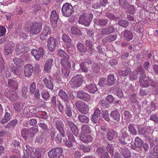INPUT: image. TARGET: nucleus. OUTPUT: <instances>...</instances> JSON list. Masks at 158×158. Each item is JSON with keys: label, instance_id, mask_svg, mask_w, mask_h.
<instances>
[{"label": "nucleus", "instance_id": "nucleus-1", "mask_svg": "<svg viewBox=\"0 0 158 158\" xmlns=\"http://www.w3.org/2000/svg\"><path fill=\"white\" fill-rule=\"evenodd\" d=\"M30 33L32 35H36L42 29V24L40 22L32 23L29 25Z\"/></svg>", "mask_w": 158, "mask_h": 158}, {"label": "nucleus", "instance_id": "nucleus-2", "mask_svg": "<svg viewBox=\"0 0 158 158\" xmlns=\"http://www.w3.org/2000/svg\"><path fill=\"white\" fill-rule=\"evenodd\" d=\"M50 136L52 140H55L58 144L60 143L62 140L64 142L65 138L64 132H59L58 133L54 130H51Z\"/></svg>", "mask_w": 158, "mask_h": 158}, {"label": "nucleus", "instance_id": "nucleus-3", "mask_svg": "<svg viewBox=\"0 0 158 158\" xmlns=\"http://www.w3.org/2000/svg\"><path fill=\"white\" fill-rule=\"evenodd\" d=\"M93 15L92 14H90L87 15L83 14L79 17L78 23L84 25L86 27L89 26L93 19Z\"/></svg>", "mask_w": 158, "mask_h": 158}, {"label": "nucleus", "instance_id": "nucleus-4", "mask_svg": "<svg viewBox=\"0 0 158 158\" xmlns=\"http://www.w3.org/2000/svg\"><path fill=\"white\" fill-rule=\"evenodd\" d=\"M61 63L63 68L62 69V74L64 77H67L69 75V70L71 68L70 62L65 59H61Z\"/></svg>", "mask_w": 158, "mask_h": 158}, {"label": "nucleus", "instance_id": "nucleus-5", "mask_svg": "<svg viewBox=\"0 0 158 158\" xmlns=\"http://www.w3.org/2000/svg\"><path fill=\"white\" fill-rule=\"evenodd\" d=\"M146 77V74L144 73H142L139 77L140 85L142 87L145 88L149 87L153 82V81L151 78Z\"/></svg>", "mask_w": 158, "mask_h": 158}, {"label": "nucleus", "instance_id": "nucleus-6", "mask_svg": "<svg viewBox=\"0 0 158 158\" xmlns=\"http://www.w3.org/2000/svg\"><path fill=\"white\" fill-rule=\"evenodd\" d=\"M63 152L62 148L60 147L52 148L48 152L50 158H59Z\"/></svg>", "mask_w": 158, "mask_h": 158}, {"label": "nucleus", "instance_id": "nucleus-7", "mask_svg": "<svg viewBox=\"0 0 158 158\" xmlns=\"http://www.w3.org/2000/svg\"><path fill=\"white\" fill-rule=\"evenodd\" d=\"M61 10L63 15L66 17L70 16L74 11L72 6L69 3H64L62 8Z\"/></svg>", "mask_w": 158, "mask_h": 158}, {"label": "nucleus", "instance_id": "nucleus-8", "mask_svg": "<svg viewBox=\"0 0 158 158\" xmlns=\"http://www.w3.org/2000/svg\"><path fill=\"white\" fill-rule=\"evenodd\" d=\"M75 105L77 109L82 113L85 114L88 112L89 107L85 103L78 101L76 102Z\"/></svg>", "mask_w": 158, "mask_h": 158}, {"label": "nucleus", "instance_id": "nucleus-9", "mask_svg": "<svg viewBox=\"0 0 158 158\" xmlns=\"http://www.w3.org/2000/svg\"><path fill=\"white\" fill-rule=\"evenodd\" d=\"M66 124L70 129L74 135L77 136L78 134L79 130L77 127L70 119H66Z\"/></svg>", "mask_w": 158, "mask_h": 158}, {"label": "nucleus", "instance_id": "nucleus-10", "mask_svg": "<svg viewBox=\"0 0 158 158\" xmlns=\"http://www.w3.org/2000/svg\"><path fill=\"white\" fill-rule=\"evenodd\" d=\"M82 82L81 76L79 74L74 76L71 81V84L74 85L76 87H79L81 85Z\"/></svg>", "mask_w": 158, "mask_h": 158}, {"label": "nucleus", "instance_id": "nucleus-11", "mask_svg": "<svg viewBox=\"0 0 158 158\" xmlns=\"http://www.w3.org/2000/svg\"><path fill=\"white\" fill-rule=\"evenodd\" d=\"M4 94L5 96L12 102L16 101L18 98L17 94L15 91L6 90Z\"/></svg>", "mask_w": 158, "mask_h": 158}, {"label": "nucleus", "instance_id": "nucleus-12", "mask_svg": "<svg viewBox=\"0 0 158 158\" xmlns=\"http://www.w3.org/2000/svg\"><path fill=\"white\" fill-rule=\"evenodd\" d=\"M34 71V67L31 64H29L25 65L24 67V73L25 76H31Z\"/></svg>", "mask_w": 158, "mask_h": 158}, {"label": "nucleus", "instance_id": "nucleus-13", "mask_svg": "<svg viewBox=\"0 0 158 158\" xmlns=\"http://www.w3.org/2000/svg\"><path fill=\"white\" fill-rule=\"evenodd\" d=\"M77 95L78 98L86 102H88L91 99L90 96L89 94L82 91L78 92Z\"/></svg>", "mask_w": 158, "mask_h": 158}, {"label": "nucleus", "instance_id": "nucleus-14", "mask_svg": "<svg viewBox=\"0 0 158 158\" xmlns=\"http://www.w3.org/2000/svg\"><path fill=\"white\" fill-rule=\"evenodd\" d=\"M48 47L49 50L52 52L56 46V40L53 37H50L47 41Z\"/></svg>", "mask_w": 158, "mask_h": 158}, {"label": "nucleus", "instance_id": "nucleus-15", "mask_svg": "<svg viewBox=\"0 0 158 158\" xmlns=\"http://www.w3.org/2000/svg\"><path fill=\"white\" fill-rule=\"evenodd\" d=\"M53 61L54 60L52 58L48 59L46 60L45 64L44 69V71L45 72L49 73L50 72L52 67L53 65Z\"/></svg>", "mask_w": 158, "mask_h": 158}, {"label": "nucleus", "instance_id": "nucleus-16", "mask_svg": "<svg viewBox=\"0 0 158 158\" xmlns=\"http://www.w3.org/2000/svg\"><path fill=\"white\" fill-rule=\"evenodd\" d=\"M110 116L114 121V123L117 124L119 122L120 118V115L117 110L112 111L110 114Z\"/></svg>", "mask_w": 158, "mask_h": 158}, {"label": "nucleus", "instance_id": "nucleus-17", "mask_svg": "<svg viewBox=\"0 0 158 158\" xmlns=\"http://www.w3.org/2000/svg\"><path fill=\"white\" fill-rule=\"evenodd\" d=\"M115 31L114 27L110 26L102 29L101 31L102 35H108L113 33Z\"/></svg>", "mask_w": 158, "mask_h": 158}, {"label": "nucleus", "instance_id": "nucleus-18", "mask_svg": "<svg viewBox=\"0 0 158 158\" xmlns=\"http://www.w3.org/2000/svg\"><path fill=\"white\" fill-rule=\"evenodd\" d=\"M15 44L14 43L9 44L6 45L4 48V52L6 55L11 54L13 52Z\"/></svg>", "mask_w": 158, "mask_h": 158}, {"label": "nucleus", "instance_id": "nucleus-19", "mask_svg": "<svg viewBox=\"0 0 158 158\" xmlns=\"http://www.w3.org/2000/svg\"><path fill=\"white\" fill-rule=\"evenodd\" d=\"M81 140L83 143H88L92 142L93 141V138L89 135H85V134H81L80 136Z\"/></svg>", "mask_w": 158, "mask_h": 158}, {"label": "nucleus", "instance_id": "nucleus-20", "mask_svg": "<svg viewBox=\"0 0 158 158\" xmlns=\"http://www.w3.org/2000/svg\"><path fill=\"white\" fill-rule=\"evenodd\" d=\"M55 126L59 132H64V124L62 120H57L56 122Z\"/></svg>", "mask_w": 158, "mask_h": 158}, {"label": "nucleus", "instance_id": "nucleus-21", "mask_svg": "<svg viewBox=\"0 0 158 158\" xmlns=\"http://www.w3.org/2000/svg\"><path fill=\"white\" fill-rule=\"evenodd\" d=\"M59 19V16L55 10H52L51 14L50 19L52 23H56Z\"/></svg>", "mask_w": 158, "mask_h": 158}, {"label": "nucleus", "instance_id": "nucleus-22", "mask_svg": "<svg viewBox=\"0 0 158 158\" xmlns=\"http://www.w3.org/2000/svg\"><path fill=\"white\" fill-rule=\"evenodd\" d=\"M151 146H154V152L155 153H158V138L155 137L150 140Z\"/></svg>", "mask_w": 158, "mask_h": 158}, {"label": "nucleus", "instance_id": "nucleus-23", "mask_svg": "<svg viewBox=\"0 0 158 158\" xmlns=\"http://www.w3.org/2000/svg\"><path fill=\"white\" fill-rule=\"evenodd\" d=\"M86 87L88 92L90 93H94L98 90L96 85L94 83L87 85Z\"/></svg>", "mask_w": 158, "mask_h": 158}, {"label": "nucleus", "instance_id": "nucleus-24", "mask_svg": "<svg viewBox=\"0 0 158 158\" xmlns=\"http://www.w3.org/2000/svg\"><path fill=\"white\" fill-rule=\"evenodd\" d=\"M43 81L44 85L48 89L52 90L53 89L54 85L51 81L45 77L43 79Z\"/></svg>", "mask_w": 158, "mask_h": 158}, {"label": "nucleus", "instance_id": "nucleus-25", "mask_svg": "<svg viewBox=\"0 0 158 158\" xmlns=\"http://www.w3.org/2000/svg\"><path fill=\"white\" fill-rule=\"evenodd\" d=\"M81 132L82 134H89L92 131L90 127L86 124H82L81 126Z\"/></svg>", "mask_w": 158, "mask_h": 158}, {"label": "nucleus", "instance_id": "nucleus-26", "mask_svg": "<svg viewBox=\"0 0 158 158\" xmlns=\"http://www.w3.org/2000/svg\"><path fill=\"white\" fill-rule=\"evenodd\" d=\"M121 152L124 158H128L131 156L129 150L126 148L121 149Z\"/></svg>", "mask_w": 158, "mask_h": 158}, {"label": "nucleus", "instance_id": "nucleus-27", "mask_svg": "<svg viewBox=\"0 0 158 158\" xmlns=\"http://www.w3.org/2000/svg\"><path fill=\"white\" fill-rule=\"evenodd\" d=\"M123 35L125 39L127 41H129L133 39L132 33L128 30H125L123 33Z\"/></svg>", "mask_w": 158, "mask_h": 158}, {"label": "nucleus", "instance_id": "nucleus-28", "mask_svg": "<svg viewBox=\"0 0 158 158\" xmlns=\"http://www.w3.org/2000/svg\"><path fill=\"white\" fill-rule=\"evenodd\" d=\"M70 32L72 34L76 35L79 36L81 34V30L75 27H71Z\"/></svg>", "mask_w": 158, "mask_h": 158}, {"label": "nucleus", "instance_id": "nucleus-29", "mask_svg": "<svg viewBox=\"0 0 158 158\" xmlns=\"http://www.w3.org/2000/svg\"><path fill=\"white\" fill-rule=\"evenodd\" d=\"M10 119V113L6 112L5 115L1 120L0 123L1 124H4L7 123Z\"/></svg>", "mask_w": 158, "mask_h": 158}, {"label": "nucleus", "instance_id": "nucleus-30", "mask_svg": "<svg viewBox=\"0 0 158 158\" xmlns=\"http://www.w3.org/2000/svg\"><path fill=\"white\" fill-rule=\"evenodd\" d=\"M8 84L9 87L12 89L16 90L17 89L18 83L15 80L12 79L9 80L8 81Z\"/></svg>", "mask_w": 158, "mask_h": 158}, {"label": "nucleus", "instance_id": "nucleus-31", "mask_svg": "<svg viewBox=\"0 0 158 158\" xmlns=\"http://www.w3.org/2000/svg\"><path fill=\"white\" fill-rule=\"evenodd\" d=\"M77 118L80 122L84 123H88L89 121V118L84 115L78 114Z\"/></svg>", "mask_w": 158, "mask_h": 158}, {"label": "nucleus", "instance_id": "nucleus-32", "mask_svg": "<svg viewBox=\"0 0 158 158\" xmlns=\"http://www.w3.org/2000/svg\"><path fill=\"white\" fill-rule=\"evenodd\" d=\"M115 79L114 75H109L108 76L107 79V84L109 86L115 83Z\"/></svg>", "mask_w": 158, "mask_h": 158}, {"label": "nucleus", "instance_id": "nucleus-33", "mask_svg": "<svg viewBox=\"0 0 158 158\" xmlns=\"http://www.w3.org/2000/svg\"><path fill=\"white\" fill-rule=\"evenodd\" d=\"M143 141L139 137H137L135 139V145L137 148H140L143 144Z\"/></svg>", "mask_w": 158, "mask_h": 158}, {"label": "nucleus", "instance_id": "nucleus-34", "mask_svg": "<svg viewBox=\"0 0 158 158\" xmlns=\"http://www.w3.org/2000/svg\"><path fill=\"white\" fill-rule=\"evenodd\" d=\"M59 95L62 99H63L65 102L68 101V96L65 91L62 90H60L59 93Z\"/></svg>", "mask_w": 158, "mask_h": 158}, {"label": "nucleus", "instance_id": "nucleus-35", "mask_svg": "<svg viewBox=\"0 0 158 158\" xmlns=\"http://www.w3.org/2000/svg\"><path fill=\"white\" fill-rule=\"evenodd\" d=\"M17 123V120L14 119L11 121L10 122L7 123L6 126V128L8 129H12L14 127Z\"/></svg>", "mask_w": 158, "mask_h": 158}, {"label": "nucleus", "instance_id": "nucleus-36", "mask_svg": "<svg viewBox=\"0 0 158 158\" xmlns=\"http://www.w3.org/2000/svg\"><path fill=\"white\" fill-rule=\"evenodd\" d=\"M116 134L115 132L113 130H109L107 135V139L109 140H112Z\"/></svg>", "mask_w": 158, "mask_h": 158}, {"label": "nucleus", "instance_id": "nucleus-37", "mask_svg": "<svg viewBox=\"0 0 158 158\" xmlns=\"http://www.w3.org/2000/svg\"><path fill=\"white\" fill-rule=\"evenodd\" d=\"M13 107L15 111L17 112L20 111L23 107V105L19 102H16L14 104Z\"/></svg>", "mask_w": 158, "mask_h": 158}, {"label": "nucleus", "instance_id": "nucleus-38", "mask_svg": "<svg viewBox=\"0 0 158 158\" xmlns=\"http://www.w3.org/2000/svg\"><path fill=\"white\" fill-rule=\"evenodd\" d=\"M22 136L25 139H27L28 136H30V131L29 129H24L21 131Z\"/></svg>", "mask_w": 158, "mask_h": 158}, {"label": "nucleus", "instance_id": "nucleus-39", "mask_svg": "<svg viewBox=\"0 0 158 158\" xmlns=\"http://www.w3.org/2000/svg\"><path fill=\"white\" fill-rule=\"evenodd\" d=\"M79 148L83 151L84 152H88L90 150V148L89 146L87 145H80L78 147Z\"/></svg>", "mask_w": 158, "mask_h": 158}, {"label": "nucleus", "instance_id": "nucleus-40", "mask_svg": "<svg viewBox=\"0 0 158 158\" xmlns=\"http://www.w3.org/2000/svg\"><path fill=\"white\" fill-rule=\"evenodd\" d=\"M38 50L33 49L31 51V54L37 60H39L42 56H40Z\"/></svg>", "mask_w": 158, "mask_h": 158}, {"label": "nucleus", "instance_id": "nucleus-41", "mask_svg": "<svg viewBox=\"0 0 158 158\" xmlns=\"http://www.w3.org/2000/svg\"><path fill=\"white\" fill-rule=\"evenodd\" d=\"M77 49L81 52H85L87 51V48H85L84 45L81 43H78L77 46Z\"/></svg>", "mask_w": 158, "mask_h": 158}, {"label": "nucleus", "instance_id": "nucleus-42", "mask_svg": "<svg viewBox=\"0 0 158 158\" xmlns=\"http://www.w3.org/2000/svg\"><path fill=\"white\" fill-rule=\"evenodd\" d=\"M129 131L133 135L136 134L137 131L135 128V125L133 124H130L128 126Z\"/></svg>", "mask_w": 158, "mask_h": 158}, {"label": "nucleus", "instance_id": "nucleus-43", "mask_svg": "<svg viewBox=\"0 0 158 158\" xmlns=\"http://www.w3.org/2000/svg\"><path fill=\"white\" fill-rule=\"evenodd\" d=\"M57 103L56 106H54L55 107H57L59 111L61 113H63L64 111V107L62 104L58 100L57 101Z\"/></svg>", "mask_w": 158, "mask_h": 158}, {"label": "nucleus", "instance_id": "nucleus-44", "mask_svg": "<svg viewBox=\"0 0 158 158\" xmlns=\"http://www.w3.org/2000/svg\"><path fill=\"white\" fill-rule=\"evenodd\" d=\"M10 69L12 73L16 75H18L21 73L20 69L18 67L17 68L15 66L13 65L10 66Z\"/></svg>", "mask_w": 158, "mask_h": 158}, {"label": "nucleus", "instance_id": "nucleus-45", "mask_svg": "<svg viewBox=\"0 0 158 158\" xmlns=\"http://www.w3.org/2000/svg\"><path fill=\"white\" fill-rule=\"evenodd\" d=\"M64 111L68 117H70L72 116V112L69 105L66 104V108Z\"/></svg>", "mask_w": 158, "mask_h": 158}, {"label": "nucleus", "instance_id": "nucleus-46", "mask_svg": "<svg viewBox=\"0 0 158 158\" xmlns=\"http://www.w3.org/2000/svg\"><path fill=\"white\" fill-rule=\"evenodd\" d=\"M118 3L120 6L124 9H127L129 6L126 0H119Z\"/></svg>", "mask_w": 158, "mask_h": 158}, {"label": "nucleus", "instance_id": "nucleus-47", "mask_svg": "<svg viewBox=\"0 0 158 158\" xmlns=\"http://www.w3.org/2000/svg\"><path fill=\"white\" fill-rule=\"evenodd\" d=\"M131 69H127L125 70H120L118 72V74L121 76H126L129 74L131 72Z\"/></svg>", "mask_w": 158, "mask_h": 158}, {"label": "nucleus", "instance_id": "nucleus-48", "mask_svg": "<svg viewBox=\"0 0 158 158\" xmlns=\"http://www.w3.org/2000/svg\"><path fill=\"white\" fill-rule=\"evenodd\" d=\"M62 39L64 42L70 44L71 40L70 37L65 34H63L62 37Z\"/></svg>", "mask_w": 158, "mask_h": 158}, {"label": "nucleus", "instance_id": "nucleus-49", "mask_svg": "<svg viewBox=\"0 0 158 158\" xmlns=\"http://www.w3.org/2000/svg\"><path fill=\"white\" fill-rule=\"evenodd\" d=\"M15 50L16 52V54L19 55L21 53V47L22 45H20L19 44H15Z\"/></svg>", "mask_w": 158, "mask_h": 158}, {"label": "nucleus", "instance_id": "nucleus-50", "mask_svg": "<svg viewBox=\"0 0 158 158\" xmlns=\"http://www.w3.org/2000/svg\"><path fill=\"white\" fill-rule=\"evenodd\" d=\"M58 54L60 57L64 58L67 60L69 59V56L65 54L64 51L61 49L59 50L58 52Z\"/></svg>", "mask_w": 158, "mask_h": 158}, {"label": "nucleus", "instance_id": "nucleus-51", "mask_svg": "<svg viewBox=\"0 0 158 158\" xmlns=\"http://www.w3.org/2000/svg\"><path fill=\"white\" fill-rule=\"evenodd\" d=\"M102 115V117L106 121L108 122L110 120L109 114H108V112L107 110H103Z\"/></svg>", "mask_w": 158, "mask_h": 158}, {"label": "nucleus", "instance_id": "nucleus-52", "mask_svg": "<svg viewBox=\"0 0 158 158\" xmlns=\"http://www.w3.org/2000/svg\"><path fill=\"white\" fill-rule=\"evenodd\" d=\"M13 61L17 66H20L23 64V61L20 58H15Z\"/></svg>", "mask_w": 158, "mask_h": 158}, {"label": "nucleus", "instance_id": "nucleus-53", "mask_svg": "<svg viewBox=\"0 0 158 158\" xmlns=\"http://www.w3.org/2000/svg\"><path fill=\"white\" fill-rule=\"evenodd\" d=\"M25 147L26 148V152L28 155L31 156L32 154L34 153V152L32 148L28 145L26 144Z\"/></svg>", "mask_w": 158, "mask_h": 158}, {"label": "nucleus", "instance_id": "nucleus-54", "mask_svg": "<svg viewBox=\"0 0 158 158\" xmlns=\"http://www.w3.org/2000/svg\"><path fill=\"white\" fill-rule=\"evenodd\" d=\"M126 9V11L130 14H133L135 11V8L133 5H131L129 4V6L127 9Z\"/></svg>", "mask_w": 158, "mask_h": 158}, {"label": "nucleus", "instance_id": "nucleus-55", "mask_svg": "<svg viewBox=\"0 0 158 158\" xmlns=\"http://www.w3.org/2000/svg\"><path fill=\"white\" fill-rule=\"evenodd\" d=\"M42 32L45 33L48 35H50L52 33L50 27L47 26L44 27Z\"/></svg>", "mask_w": 158, "mask_h": 158}, {"label": "nucleus", "instance_id": "nucleus-56", "mask_svg": "<svg viewBox=\"0 0 158 158\" xmlns=\"http://www.w3.org/2000/svg\"><path fill=\"white\" fill-rule=\"evenodd\" d=\"M4 61L2 57H0V72H2L5 69Z\"/></svg>", "mask_w": 158, "mask_h": 158}, {"label": "nucleus", "instance_id": "nucleus-57", "mask_svg": "<svg viewBox=\"0 0 158 158\" xmlns=\"http://www.w3.org/2000/svg\"><path fill=\"white\" fill-rule=\"evenodd\" d=\"M150 119L154 123H158V117L157 115L156 114H152L150 116Z\"/></svg>", "mask_w": 158, "mask_h": 158}, {"label": "nucleus", "instance_id": "nucleus-58", "mask_svg": "<svg viewBox=\"0 0 158 158\" xmlns=\"http://www.w3.org/2000/svg\"><path fill=\"white\" fill-rule=\"evenodd\" d=\"M124 115L125 117V119L127 121H129L130 120V118L131 117V115L128 111L125 110L124 112Z\"/></svg>", "mask_w": 158, "mask_h": 158}, {"label": "nucleus", "instance_id": "nucleus-59", "mask_svg": "<svg viewBox=\"0 0 158 158\" xmlns=\"http://www.w3.org/2000/svg\"><path fill=\"white\" fill-rule=\"evenodd\" d=\"M106 100L109 103H111L114 101V98L112 95H109L106 96Z\"/></svg>", "mask_w": 158, "mask_h": 158}, {"label": "nucleus", "instance_id": "nucleus-60", "mask_svg": "<svg viewBox=\"0 0 158 158\" xmlns=\"http://www.w3.org/2000/svg\"><path fill=\"white\" fill-rule=\"evenodd\" d=\"M42 97L45 100H46L49 98V94L48 91H44L41 93Z\"/></svg>", "mask_w": 158, "mask_h": 158}, {"label": "nucleus", "instance_id": "nucleus-61", "mask_svg": "<svg viewBox=\"0 0 158 158\" xmlns=\"http://www.w3.org/2000/svg\"><path fill=\"white\" fill-rule=\"evenodd\" d=\"M108 21L107 19H100L99 20V23L100 25L104 26L106 25Z\"/></svg>", "mask_w": 158, "mask_h": 158}, {"label": "nucleus", "instance_id": "nucleus-62", "mask_svg": "<svg viewBox=\"0 0 158 158\" xmlns=\"http://www.w3.org/2000/svg\"><path fill=\"white\" fill-rule=\"evenodd\" d=\"M136 94L135 93H133L130 97V99L131 102L133 103H136L138 102L137 99V98L136 97Z\"/></svg>", "mask_w": 158, "mask_h": 158}, {"label": "nucleus", "instance_id": "nucleus-63", "mask_svg": "<svg viewBox=\"0 0 158 158\" xmlns=\"http://www.w3.org/2000/svg\"><path fill=\"white\" fill-rule=\"evenodd\" d=\"M117 38V36L114 35H110L106 38L107 40L109 42H111L115 40Z\"/></svg>", "mask_w": 158, "mask_h": 158}, {"label": "nucleus", "instance_id": "nucleus-64", "mask_svg": "<svg viewBox=\"0 0 158 158\" xmlns=\"http://www.w3.org/2000/svg\"><path fill=\"white\" fill-rule=\"evenodd\" d=\"M30 133V136H32L38 131V128L36 127H34L29 129Z\"/></svg>", "mask_w": 158, "mask_h": 158}]
</instances>
